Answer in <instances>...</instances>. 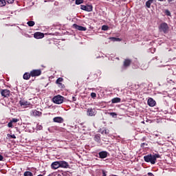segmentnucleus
I'll return each mask as SVG.
<instances>
[{
  "label": "nucleus",
  "instance_id": "nucleus-20",
  "mask_svg": "<svg viewBox=\"0 0 176 176\" xmlns=\"http://www.w3.org/2000/svg\"><path fill=\"white\" fill-rule=\"evenodd\" d=\"M120 101H122L120 98H114L111 100L112 104H118V102H120Z\"/></svg>",
  "mask_w": 176,
  "mask_h": 176
},
{
  "label": "nucleus",
  "instance_id": "nucleus-40",
  "mask_svg": "<svg viewBox=\"0 0 176 176\" xmlns=\"http://www.w3.org/2000/svg\"><path fill=\"white\" fill-rule=\"evenodd\" d=\"M174 0H168V2L170 3V2H173Z\"/></svg>",
  "mask_w": 176,
  "mask_h": 176
},
{
  "label": "nucleus",
  "instance_id": "nucleus-36",
  "mask_svg": "<svg viewBox=\"0 0 176 176\" xmlns=\"http://www.w3.org/2000/svg\"><path fill=\"white\" fill-rule=\"evenodd\" d=\"M145 145H148V144H146L145 143H142L140 144V146H141V148H144L145 146Z\"/></svg>",
  "mask_w": 176,
  "mask_h": 176
},
{
  "label": "nucleus",
  "instance_id": "nucleus-6",
  "mask_svg": "<svg viewBox=\"0 0 176 176\" xmlns=\"http://www.w3.org/2000/svg\"><path fill=\"white\" fill-rule=\"evenodd\" d=\"M1 94L3 97H10V91L8 89H1Z\"/></svg>",
  "mask_w": 176,
  "mask_h": 176
},
{
  "label": "nucleus",
  "instance_id": "nucleus-30",
  "mask_svg": "<svg viewBox=\"0 0 176 176\" xmlns=\"http://www.w3.org/2000/svg\"><path fill=\"white\" fill-rule=\"evenodd\" d=\"M7 137H8V138H13L14 140L16 138V135L14 134H13V135L8 134Z\"/></svg>",
  "mask_w": 176,
  "mask_h": 176
},
{
  "label": "nucleus",
  "instance_id": "nucleus-15",
  "mask_svg": "<svg viewBox=\"0 0 176 176\" xmlns=\"http://www.w3.org/2000/svg\"><path fill=\"white\" fill-rule=\"evenodd\" d=\"M98 155L100 159H105L106 157H108V152L107 151H101Z\"/></svg>",
  "mask_w": 176,
  "mask_h": 176
},
{
  "label": "nucleus",
  "instance_id": "nucleus-19",
  "mask_svg": "<svg viewBox=\"0 0 176 176\" xmlns=\"http://www.w3.org/2000/svg\"><path fill=\"white\" fill-rule=\"evenodd\" d=\"M94 141H96V142H100L101 141V135L100 134H96L95 135V137L94 138Z\"/></svg>",
  "mask_w": 176,
  "mask_h": 176
},
{
  "label": "nucleus",
  "instance_id": "nucleus-41",
  "mask_svg": "<svg viewBox=\"0 0 176 176\" xmlns=\"http://www.w3.org/2000/svg\"><path fill=\"white\" fill-rule=\"evenodd\" d=\"M158 1H160V2H163V1H164V0H158Z\"/></svg>",
  "mask_w": 176,
  "mask_h": 176
},
{
  "label": "nucleus",
  "instance_id": "nucleus-21",
  "mask_svg": "<svg viewBox=\"0 0 176 176\" xmlns=\"http://www.w3.org/2000/svg\"><path fill=\"white\" fill-rule=\"evenodd\" d=\"M63 80H64V79L63 78H58L56 80V84L58 85L59 86H60L61 87H63V83H61V82H63Z\"/></svg>",
  "mask_w": 176,
  "mask_h": 176
},
{
  "label": "nucleus",
  "instance_id": "nucleus-25",
  "mask_svg": "<svg viewBox=\"0 0 176 176\" xmlns=\"http://www.w3.org/2000/svg\"><path fill=\"white\" fill-rule=\"evenodd\" d=\"M102 31H108V30H109V27H108V25H102Z\"/></svg>",
  "mask_w": 176,
  "mask_h": 176
},
{
  "label": "nucleus",
  "instance_id": "nucleus-12",
  "mask_svg": "<svg viewBox=\"0 0 176 176\" xmlns=\"http://www.w3.org/2000/svg\"><path fill=\"white\" fill-rule=\"evenodd\" d=\"M59 166L62 168H68V167H69L68 162L65 161H59Z\"/></svg>",
  "mask_w": 176,
  "mask_h": 176
},
{
  "label": "nucleus",
  "instance_id": "nucleus-11",
  "mask_svg": "<svg viewBox=\"0 0 176 176\" xmlns=\"http://www.w3.org/2000/svg\"><path fill=\"white\" fill-rule=\"evenodd\" d=\"M147 104L148 107H155L156 105V101L152 98H149L147 100Z\"/></svg>",
  "mask_w": 176,
  "mask_h": 176
},
{
  "label": "nucleus",
  "instance_id": "nucleus-23",
  "mask_svg": "<svg viewBox=\"0 0 176 176\" xmlns=\"http://www.w3.org/2000/svg\"><path fill=\"white\" fill-rule=\"evenodd\" d=\"M27 24L29 25V27H34V25H35V22L34 21H28Z\"/></svg>",
  "mask_w": 176,
  "mask_h": 176
},
{
  "label": "nucleus",
  "instance_id": "nucleus-35",
  "mask_svg": "<svg viewBox=\"0 0 176 176\" xmlns=\"http://www.w3.org/2000/svg\"><path fill=\"white\" fill-rule=\"evenodd\" d=\"M112 41H120V38H116V37H113Z\"/></svg>",
  "mask_w": 176,
  "mask_h": 176
},
{
  "label": "nucleus",
  "instance_id": "nucleus-38",
  "mask_svg": "<svg viewBox=\"0 0 176 176\" xmlns=\"http://www.w3.org/2000/svg\"><path fill=\"white\" fill-rule=\"evenodd\" d=\"M72 101H76V98H75V96L72 97Z\"/></svg>",
  "mask_w": 176,
  "mask_h": 176
},
{
  "label": "nucleus",
  "instance_id": "nucleus-29",
  "mask_svg": "<svg viewBox=\"0 0 176 176\" xmlns=\"http://www.w3.org/2000/svg\"><path fill=\"white\" fill-rule=\"evenodd\" d=\"M20 120H19V118H12L10 121L12 123H17V122H19Z\"/></svg>",
  "mask_w": 176,
  "mask_h": 176
},
{
  "label": "nucleus",
  "instance_id": "nucleus-32",
  "mask_svg": "<svg viewBox=\"0 0 176 176\" xmlns=\"http://www.w3.org/2000/svg\"><path fill=\"white\" fill-rule=\"evenodd\" d=\"M165 14H166V16H171V12H170V10H165Z\"/></svg>",
  "mask_w": 176,
  "mask_h": 176
},
{
  "label": "nucleus",
  "instance_id": "nucleus-9",
  "mask_svg": "<svg viewBox=\"0 0 176 176\" xmlns=\"http://www.w3.org/2000/svg\"><path fill=\"white\" fill-rule=\"evenodd\" d=\"M87 116H96V109L90 108L87 111Z\"/></svg>",
  "mask_w": 176,
  "mask_h": 176
},
{
  "label": "nucleus",
  "instance_id": "nucleus-18",
  "mask_svg": "<svg viewBox=\"0 0 176 176\" xmlns=\"http://www.w3.org/2000/svg\"><path fill=\"white\" fill-rule=\"evenodd\" d=\"M31 73H28V72H25L23 76V78L25 80H28L30 79V78H31Z\"/></svg>",
  "mask_w": 176,
  "mask_h": 176
},
{
  "label": "nucleus",
  "instance_id": "nucleus-22",
  "mask_svg": "<svg viewBox=\"0 0 176 176\" xmlns=\"http://www.w3.org/2000/svg\"><path fill=\"white\" fill-rule=\"evenodd\" d=\"M152 3H153V1H151V0H148L146 2V8H148V9H151V5H152Z\"/></svg>",
  "mask_w": 176,
  "mask_h": 176
},
{
  "label": "nucleus",
  "instance_id": "nucleus-42",
  "mask_svg": "<svg viewBox=\"0 0 176 176\" xmlns=\"http://www.w3.org/2000/svg\"><path fill=\"white\" fill-rule=\"evenodd\" d=\"M105 134H108V133L107 132V130L104 131Z\"/></svg>",
  "mask_w": 176,
  "mask_h": 176
},
{
  "label": "nucleus",
  "instance_id": "nucleus-37",
  "mask_svg": "<svg viewBox=\"0 0 176 176\" xmlns=\"http://www.w3.org/2000/svg\"><path fill=\"white\" fill-rule=\"evenodd\" d=\"M2 160H3V156L0 154V162H2Z\"/></svg>",
  "mask_w": 176,
  "mask_h": 176
},
{
  "label": "nucleus",
  "instance_id": "nucleus-14",
  "mask_svg": "<svg viewBox=\"0 0 176 176\" xmlns=\"http://www.w3.org/2000/svg\"><path fill=\"white\" fill-rule=\"evenodd\" d=\"M53 122L55 123H64V118L63 117H55L53 118Z\"/></svg>",
  "mask_w": 176,
  "mask_h": 176
},
{
  "label": "nucleus",
  "instance_id": "nucleus-2",
  "mask_svg": "<svg viewBox=\"0 0 176 176\" xmlns=\"http://www.w3.org/2000/svg\"><path fill=\"white\" fill-rule=\"evenodd\" d=\"M169 28L168 24L166 22L162 23L159 26L160 32H163V34H168Z\"/></svg>",
  "mask_w": 176,
  "mask_h": 176
},
{
  "label": "nucleus",
  "instance_id": "nucleus-4",
  "mask_svg": "<svg viewBox=\"0 0 176 176\" xmlns=\"http://www.w3.org/2000/svg\"><path fill=\"white\" fill-rule=\"evenodd\" d=\"M30 75H31L32 78H34L36 76H41V75H42V70L33 69L30 72Z\"/></svg>",
  "mask_w": 176,
  "mask_h": 176
},
{
  "label": "nucleus",
  "instance_id": "nucleus-5",
  "mask_svg": "<svg viewBox=\"0 0 176 176\" xmlns=\"http://www.w3.org/2000/svg\"><path fill=\"white\" fill-rule=\"evenodd\" d=\"M81 10H85V12H92L93 11V6L91 5H81L80 6Z\"/></svg>",
  "mask_w": 176,
  "mask_h": 176
},
{
  "label": "nucleus",
  "instance_id": "nucleus-24",
  "mask_svg": "<svg viewBox=\"0 0 176 176\" xmlns=\"http://www.w3.org/2000/svg\"><path fill=\"white\" fill-rule=\"evenodd\" d=\"M24 176H34V174H32L30 171H25L23 174Z\"/></svg>",
  "mask_w": 176,
  "mask_h": 176
},
{
  "label": "nucleus",
  "instance_id": "nucleus-7",
  "mask_svg": "<svg viewBox=\"0 0 176 176\" xmlns=\"http://www.w3.org/2000/svg\"><path fill=\"white\" fill-rule=\"evenodd\" d=\"M73 28H75V30H78V31H87V30L86 27L78 25L76 23L73 25Z\"/></svg>",
  "mask_w": 176,
  "mask_h": 176
},
{
  "label": "nucleus",
  "instance_id": "nucleus-13",
  "mask_svg": "<svg viewBox=\"0 0 176 176\" xmlns=\"http://www.w3.org/2000/svg\"><path fill=\"white\" fill-rule=\"evenodd\" d=\"M19 104H20L21 107H28V106L31 105V102H30L27 100H21L19 101Z\"/></svg>",
  "mask_w": 176,
  "mask_h": 176
},
{
  "label": "nucleus",
  "instance_id": "nucleus-28",
  "mask_svg": "<svg viewBox=\"0 0 176 176\" xmlns=\"http://www.w3.org/2000/svg\"><path fill=\"white\" fill-rule=\"evenodd\" d=\"M109 115H110V116H112V118H116V116H118V114L116 113H109Z\"/></svg>",
  "mask_w": 176,
  "mask_h": 176
},
{
  "label": "nucleus",
  "instance_id": "nucleus-17",
  "mask_svg": "<svg viewBox=\"0 0 176 176\" xmlns=\"http://www.w3.org/2000/svg\"><path fill=\"white\" fill-rule=\"evenodd\" d=\"M32 116H42V112L37 111V110H33L32 111Z\"/></svg>",
  "mask_w": 176,
  "mask_h": 176
},
{
  "label": "nucleus",
  "instance_id": "nucleus-34",
  "mask_svg": "<svg viewBox=\"0 0 176 176\" xmlns=\"http://www.w3.org/2000/svg\"><path fill=\"white\" fill-rule=\"evenodd\" d=\"M7 3H14V0H6Z\"/></svg>",
  "mask_w": 176,
  "mask_h": 176
},
{
  "label": "nucleus",
  "instance_id": "nucleus-16",
  "mask_svg": "<svg viewBox=\"0 0 176 176\" xmlns=\"http://www.w3.org/2000/svg\"><path fill=\"white\" fill-rule=\"evenodd\" d=\"M131 65V59H125L124 60L123 65L125 67V68H127V67H130Z\"/></svg>",
  "mask_w": 176,
  "mask_h": 176
},
{
  "label": "nucleus",
  "instance_id": "nucleus-10",
  "mask_svg": "<svg viewBox=\"0 0 176 176\" xmlns=\"http://www.w3.org/2000/svg\"><path fill=\"white\" fill-rule=\"evenodd\" d=\"M59 167H60V161L52 162V164H51V168H52V170H57V168H59Z\"/></svg>",
  "mask_w": 176,
  "mask_h": 176
},
{
  "label": "nucleus",
  "instance_id": "nucleus-31",
  "mask_svg": "<svg viewBox=\"0 0 176 176\" xmlns=\"http://www.w3.org/2000/svg\"><path fill=\"white\" fill-rule=\"evenodd\" d=\"M91 98H96L97 97V94L94 92L91 93Z\"/></svg>",
  "mask_w": 176,
  "mask_h": 176
},
{
  "label": "nucleus",
  "instance_id": "nucleus-39",
  "mask_svg": "<svg viewBox=\"0 0 176 176\" xmlns=\"http://www.w3.org/2000/svg\"><path fill=\"white\" fill-rule=\"evenodd\" d=\"M148 175L153 176V173H148Z\"/></svg>",
  "mask_w": 176,
  "mask_h": 176
},
{
  "label": "nucleus",
  "instance_id": "nucleus-3",
  "mask_svg": "<svg viewBox=\"0 0 176 176\" xmlns=\"http://www.w3.org/2000/svg\"><path fill=\"white\" fill-rule=\"evenodd\" d=\"M64 100H65V98L61 95L56 96L52 98V101L54 104H63L64 102Z\"/></svg>",
  "mask_w": 176,
  "mask_h": 176
},
{
  "label": "nucleus",
  "instance_id": "nucleus-33",
  "mask_svg": "<svg viewBox=\"0 0 176 176\" xmlns=\"http://www.w3.org/2000/svg\"><path fill=\"white\" fill-rule=\"evenodd\" d=\"M8 126L11 128V129H13V122L10 121V122L8 124Z\"/></svg>",
  "mask_w": 176,
  "mask_h": 176
},
{
  "label": "nucleus",
  "instance_id": "nucleus-8",
  "mask_svg": "<svg viewBox=\"0 0 176 176\" xmlns=\"http://www.w3.org/2000/svg\"><path fill=\"white\" fill-rule=\"evenodd\" d=\"M34 38H35L36 39H42V38H45V34L37 32L34 34Z\"/></svg>",
  "mask_w": 176,
  "mask_h": 176
},
{
  "label": "nucleus",
  "instance_id": "nucleus-27",
  "mask_svg": "<svg viewBox=\"0 0 176 176\" xmlns=\"http://www.w3.org/2000/svg\"><path fill=\"white\" fill-rule=\"evenodd\" d=\"M83 0H76V5H80V3H83Z\"/></svg>",
  "mask_w": 176,
  "mask_h": 176
},
{
  "label": "nucleus",
  "instance_id": "nucleus-1",
  "mask_svg": "<svg viewBox=\"0 0 176 176\" xmlns=\"http://www.w3.org/2000/svg\"><path fill=\"white\" fill-rule=\"evenodd\" d=\"M160 155L159 154H148L144 157V162L146 163H151V164H155L157 159H160Z\"/></svg>",
  "mask_w": 176,
  "mask_h": 176
},
{
  "label": "nucleus",
  "instance_id": "nucleus-26",
  "mask_svg": "<svg viewBox=\"0 0 176 176\" xmlns=\"http://www.w3.org/2000/svg\"><path fill=\"white\" fill-rule=\"evenodd\" d=\"M6 5V1L5 0H0V6H5Z\"/></svg>",
  "mask_w": 176,
  "mask_h": 176
}]
</instances>
